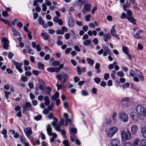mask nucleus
<instances>
[{"label":"nucleus","instance_id":"obj_1","mask_svg":"<svg viewBox=\"0 0 146 146\" xmlns=\"http://www.w3.org/2000/svg\"><path fill=\"white\" fill-rule=\"evenodd\" d=\"M136 113L140 118V120H143L146 117V108L140 105L137 106L135 108Z\"/></svg>","mask_w":146,"mask_h":146},{"label":"nucleus","instance_id":"obj_2","mask_svg":"<svg viewBox=\"0 0 146 146\" xmlns=\"http://www.w3.org/2000/svg\"><path fill=\"white\" fill-rule=\"evenodd\" d=\"M53 119L54 121L51 122L52 125L56 131H60V126L63 125L64 121V119H60L59 121V124H58L56 123L58 121V119L56 117H54Z\"/></svg>","mask_w":146,"mask_h":146},{"label":"nucleus","instance_id":"obj_3","mask_svg":"<svg viewBox=\"0 0 146 146\" xmlns=\"http://www.w3.org/2000/svg\"><path fill=\"white\" fill-rule=\"evenodd\" d=\"M122 140L125 141L129 139L131 137V134L130 131L127 129H124L121 132Z\"/></svg>","mask_w":146,"mask_h":146},{"label":"nucleus","instance_id":"obj_4","mask_svg":"<svg viewBox=\"0 0 146 146\" xmlns=\"http://www.w3.org/2000/svg\"><path fill=\"white\" fill-rule=\"evenodd\" d=\"M118 118L121 121H123L124 123L127 122L128 121V115L126 113L123 111L119 113Z\"/></svg>","mask_w":146,"mask_h":146},{"label":"nucleus","instance_id":"obj_5","mask_svg":"<svg viewBox=\"0 0 146 146\" xmlns=\"http://www.w3.org/2000/svg\"><path fill=\"white\" fill-rule=\"evenodd\" d=\"M127 15H126V19L129 20L130 22L132 23L133 24L135 23V20L133 18L132 16V13L130 10H128L127 12Z\"/></svg>","mask_w":146,"mask_h":146},{"label":"nucleus","instance_id":"obj_6","mask_svg":"<svg viewBox=\"0 0 146 146\" xmlns=\"http://www.w3.org/2000/svg\"><path fill=\"white\" fill-rule=\"evenodd\" d=\"M118 131V128L115 127L113 126L111 127L108 133L109 137H112Z\"/></svg>","mask_w":146,"mask_h":146},{"label":"nucleus","instance_id":"obj_7","mask_svg":"<svg viewBox=\"0 0 146 146\" xmlns=\"http://www.w3.org/2000/svg\"><path fill=\"white\" fill-rule=\"evenodd\" d=\"M13 63L17 69L19 71L20 73H22L23 72V70L22 68V66L23 64L22 63H19L15 62L14 60H12Z\"/></svg>","mask_w":146,"mask_h":146},{"label":"nucleus","instance_id":"obj_8","mask_svg":"<svg viewBox=\"0 0 146 146\" xmlns=\"http://www.w3.org/2000/svg\"><path fill=\"white\" fill-rule=\"evenodd\" d=\"M130 117L134 121H137L139 119H140V118L138 116L136 112L132 111L130 114Z\"/></svg>","mask_w":146,"mask_h":146},{"label":"nucleus","instance_id":"obj_9","mask_svg":"<svg viewBox=\"0 0 146 146\" xmlns=\"http://www.w3.org/2000/svg\"><path fill=\"white\" fill-rule=\"evenodd\" d=\"M92 4L90 3L85 4L84 7V9L82 10V12L83 13H87V12H89L91 10V7Z\"/></svg>","mask_w":146,"mask_h":146},{"label":"nucleus","instance_id":"obj_10","mask_svg":"<svg viewBox=\"0 0 146 146\" xmlns=\"http://www.w3.org/2000/svg\"><path fill=\"white\" fill-rule=\"evenodd\" d=\"M24 131L26 135L29 139H31V135L32 134L31 129L29 127H28L24 129Z\"/></svg>","mask_w":146,"mask_h":146},{"label":"nucleus","instance_id":"obj_11","mask_svg":"<svg viewBox=\"0 0 146 146\" xmlns=\"http://www.w3.org/2000/svg\"><path fill=\"white\" fill-rule=\"evenodd\" d=\"M9 42V41L6 38H3L2 39L1 42L3 44V47L6 50L8 49Z\"/></svg>","mask_w":146,"mask_h":146},{"label":"nucleus","instance_id":"obj_12","mask_svg":"<svg viewBox=\"0 0 146 146\" xmlns=\"http://www.w3.org/2000/svg\"><path fill=\"white\" fill-rule=\"evenodd\" d=\"M31 106V103L29 102H26L23 107V112L24 111H26L29 110V108Z\"/></svg>","mask_w":146,"mask_h":146},{"label":"nucleus","instance_id":"obj_13","mask_svg":"<svg viewBox=\"0 0 146 146\" xmlns=\"http://www.w3.org/2000/svg\"><path fill=\"white\" fill-rule=\"evenodd\" d=\"M119 143V141L117 139H113L111 141V143L112 146H118Z\"/></svg>","mask_w":146,"mask_h":146},{"label":"nucleus","instance_id":"obj_14","mask_svg":"<svg viewBox=\"0 0 146 146\" xmlns=\"http://www.w3.org/2000/svg\"><path fill=\"white\" fill-rule=\"evenodd\" d=\"M138 127L136 125H133L131 127V131L132 134L135 135L137 133Z\"/></svg>","mask_w":146,"mask_h":146},{"label":"nucleus","instance_id":"obj_15","mask_svg":"<svg viewBox=\"0 0 146 146\" xmlns=\"http://www.w3.org/2000/svg\"><path fill=\"white\" fill-rule=\"evenodd\" d=\"M53 21L55 23H58L60 25H62L63 24V21L61 19H59L57 17H55L53 19Z\"/></svg>","mask_w":146,"mask_h":146},{"label":"nucleus","instance_id":"obj_16","mask_svg":"<svg viewBox=\"0 0 146 146\" xmlns=\"http://www.w3.org/2000/svg\"><path fill=\"white\" fill-rule=\"evenodd\" d=\"M111 35L113 37H115L116 38L119 37V35H117L116 33V31L114 28V26H113L111 30Z\"/></svg>","mask_w":146,"mask_h":146},{"label":"nucleus","instance_id":"obj_17","mask_svg":"<svg viewBox=\"0 0 146 146\" xmlns=\"http://www.w3.org/2000/svg\"><path fill=\"white\" fill-rule=\"evenodd\" d=\"M111 37V36L110 33L105 34L103 36V39L104 41L106 42H107L110 40Z\"/></svg>","mask_w":146,"mask_h":146},{"label":"nucleus","instance_id":"obj_18","mask_svg":"<svg viewBox=\"0 0 146 146\" xmlns=\"http://www.w3.org/2000/svg\"><path fill=\"white\" fill-rule=\"evenodd\" d=\"M19 138L20 139L21 142L23 144H24L25 146H29V143L26 142L25 139L22 135L20 136Z\"/></svg>","mask_w":146,"mask_h":146},{"label":"nucleus","instance_id":"obj_19","mask_svg":"<svg viewBox=\"0 0 146 146\" xmlns=\"http://www.w3.org/2000/svg\"><path fill=\"white\" fill-rule=\"evenodd\" d=\"M142 33V31L141 30H140L134 35V37L137 39H141V37L140 34Z\"/></svg>","mask_w":146,"mask_h":146},{"label":"nucleus","instance_id":"obj_20","mask_svg":"<svg viewBox=\"0 0 146 146\" xmlns=\"http://www.w3.org/2000/svg\"><path fill=\"white\" fill-rule=\"evenodd\" d=\"M136 72L139 79L141 81H143L144 80V77L142 74L141 72L139 70H137Z\"/></svg>","mask_w":146,"mask_h":146},{"label":"nucleus","instance_id":"obj_21","mask_svg":"<svg viewBox=\"0 0 146 146\" xmlns=\"http://www.w3.org/2000/svg\"><path fill=\"white\" fill-rule=\"evenodd\" d=\"M141 132L142 136L144 138H146V127L142 128L141 130Z\"/></svg>","mask_w":146,"mask_h":146},{"label":"nucleus","instance_id":"obj_22","mask_svg":"<svg viewBox=\"0 0 146 146\" xmlns=\"http://www.w3.org/2000/svg\"><path fill=\"white\" fill-rule=\"evenodd\" d=\"M44 100L45 101L44 104L46 106H47L50 104L49 97L48 96H44Z\"/></svg>","mask_w":146,"mask_h":146},{"label":"nucleus","instance_id":"obj_23","mask_svg":"<svg viewBox=\"0 0 146 146\" xmlns=\"http://www.w3.org/2000/svg\"><path fill=\"white\" fill-rule=\"evenodd\" d=\"M45 89L46 90V92H45L44 90H43L42 92V93L44 95H45L46 94H49L51 91V88L48 86Z\"/></svg>","mask_w":146,"mask_h":146},{"label":"nucleus","instance_id":"obj_24","mask_svg":"<svg viewBox=\"0 0 146 146\" xmlns=\"http://www.w3.org/2000/svg\"><path fill=\"white\" fill-rule=\"evenodd\" d=\"M46 128V130L48 134L49 135L51 136L52 135L51 134L52 133V129L50 126V125H48L47 126Z\"/></svg>","mask_w":146,"mask_h":146},{"label":"nucleus","instance_id":"obj_25","mask_svg":"<svg viewBox=\"0 0 146 146\" xmlns=\"http://www.w3.org/2000/svg\"><path fill=\"white\" fill-rule=\"evenodd\" d=\"M139 145L140 146H146V139L141 140L139 142Z\"/></svg>","mask_w":146,"mask_h":146},{"label":"nucleus","instance_id":"obj_26","mask_svg":"<svg viewBox=\"0 0 146 146\" xmlns=\"http://www.w3.org/2000/svg\"><path fill=\"white\" fill-rule=\"evenodd\" d=\"M0 20L1 21H2L5 23V24L9 25L10 27L11 26V24L10 22L4 19L3 18H0Z\"/></svg>","mask_w":146,"mask_h":146},{"label":"nucleus","instance_id":"obj_27","mask_svg":"<svg viewBox=\"0 0 146 146\" xmlns=\"http://www.w3.org/2000/svg\"><path fill=\"white\" fill-rule=\"evenodd\" d=\"M87 61L88 63L91 65H92L94 63V61L90 58H88L87 59Z\"/></svg>","mask_w":146,"mask_h":146},{"label":"nucleus","instance_id":"obj_28","mask_svg":"<svg viewBox=\"0 0 146 146\" xmlns=\"http://www.w3.org/2000/svg\"><path fill=\"white\" fill-rule=\"evenodd\" d=\"M92 42L90 39H88L84 41L83 44L85 46H88Z\"/></svg>","mask_w":146,"mask_h":146},{"label":"nucleus","instance_id":"obj_29","mask_svg":"<svg viewBox=\"0 0 146 146\" xmlns=\"http://www.w3.org/2000/svg\"><path fill=\"white\" fill-rule=\"evenodd\" d=\"M129 74L130 76L132 77H134L136 76V74L135 72L132 70L130 71Z\"/></svg>","mask_w":146,"mask_h":146},{"label":"nucleus","instance_id":"obj_30","mask_svg":"<svg viewBox=\"0 0 146 146\" xmlns=\"http://www.w3.org/2000/svg\"><path fill=\"white\" fill-rule=\"evenodd\" d=\"M27 48V50L28 51V53H30L32 54H34V51L29 46H28Z\"/></svg>","mask_w":146,"mask_h":146},{"label":"nucleus","instance_id":"obj_31","mask_svg":"<svg viewBox=\"0 0 146 146\" xmlns=\"http://www.w3.org/2000/svg\"><path fill=\"white\" fill-rule=\"evenodd\" d=\"M42 118V116L41 115H38L34 117V119L36 121L41 120Z\"/></svg>","mask_w":146,"mask_h":146},{"label":"nucleus","instance_id":"obj_32","mask_svg":"<svg viewBox=\"0 0 146 146\" xmlns=\"http://www.w3.org/2000/svg\"><path fill=\"white\" fill-rule=\"evenodd\" d=\"M94 80L95 82L97 84H99L101 80V79L99 77H96L94 78Z\"/></svg>","mask_w":146,"mask_h":146},{"label":"nucleus","instance_id":"obj_33","mask_svg":"<svg viewBox=\"0 0 146 146\" xmlns=\"http://www.w3.org/2000/svg\"><path fill=\"white\" fill-rule=\"evenodd\" d=\"M117 75L119 77H122L124 76V74L122 71H119L117 72Z\"/></svg>","mask_w":146,"mask_h":146},{"label":"nucleus","instance_id":"obj_34","mask_svg":"<svg viewBox=\"0 0 146 146\" xmlns=\"http://www.w3.org/2000/svg\"><path fill=\"white\" fill-rule=\"evenodd\" d=\"M139 138H136L135 139L133 142V145H134L137 146L139 144Z\"/></svg>","mask_w":146,"mask_h":146},{"label":"nucleus","instance_id":"obj_35","mask_svg":"<svg viewBox=\"0 0 146 146\" xmlns=\"http://www.w3.org/2000/svg\"><path fill=\"white\" fill-rule=\"evenodd\" d=\"M70 133H76L77 132V129L74 128H71L70 130Z\"/></svg>","mask_w":146,"mask_h":146},{"label":"nucleus","instance_id":"obj_36","mask_svg":"<svg viewBox=\"0 0 146 146\" xmlns=\"http://www.w3.org/2000/svg\"><path fill=\"white\" fill-rule=\"evenodd\" d=\"M38 66L40 69H44V65L40 62H39L38 64Z\"/></svg>","mask_w":146,"mask_h":146},{"label":"nucleus","instance_id":"obj_37","mask_svg":"<svg viewBox=\"0 0 146 146\" xmlns=\"http://www.w3.org/2000/svg\"><path fill=\"white\" fill-rule=\"evenodd\" d=\"M12 30L15 35L17 36H19L20 35V34L19 33L16 31L15 29H12Z\"/></svg>","mask_w":146,"mask_h":146},{"label":"nucleus","instance_id":"obj_38","mask_svg":"<svg viewBox=\"0 0 146 146\" xmlns=\"http://www.w3.org/2000/svg\"><path fill=\"white\" fill-rule=\"evenodd\" d=\"M117 114L116 113H114L113 116V119L114 122H117L118 121L117 119Z\"/></svg>","mask_w":146,"mask_h":146},{"label":"nucleus","instance_id":"obj_39","mask_svg":"<svg viewBox=\"0 0 146 146\" xmlns=\"http://www.w3.org/2000/svg\"><path fill=\"white\" fill-rule=\"evenodd\" d=\"M40 36L45 40H47L48 39V36L45 34L42 33L40 35Z\"/></svg>","mask_w":146,"mask_h":146},{"label":"nucleus","instance_id":"obj_40","mask_svg":"<svg viewBox=\"0 0 146 146\" xmlns=\"http://www.w3.org/2000/svg\"><path fill=\"white\" fill-rule=\"evenodd\" d=\"M54 107V105L53 103H52L50 105H48V109L50 111L52 110V109Z\"/></svg>","mask_w":146,"mask_h":146},{"label":"nucleus","instance_id":"obj_41","mask_svg":"<svg viewBox=\"0 0 146 146\" xmlns=\"http://www.w3.org/2000/svg\"><path fill=\"white\" fill-rule=\"evenodd\" d=\"M60 64V62L57 61H54L52 63V65L54 66H58Z\"/></svg>","mask_w":146,"mask_h":146},{"label":"nucleus","instance_id":"obj_42","mask_svg":"<svg viewBox=\"0 0 146 146\" xmlns=\"http://www.w3.org/2000/svg\"><path fill=\"white\" fill-rule=\"evenodd\" d=\"M63 144L64 146H69L70 145L68 143V141L67 140H64L63 141Z\"/></svg>","mask_w":146,"mask_h":146},{"label":"nucleus","instance_id":"obj_43","mask_svg":"<svg viewBox=\"0 0 146 146\" xmlns=\"http://www.w3.org/2000/svg\"><path fill=\"white\" fill-rule=\"evenodd\" d=\"M42 10L43 11H45L46 10L47 8L46 5L44 3H43L42 4Z\"/></svg>","mask_w":146,"mask_h":146},{"label":"nucleus","instance_id":"obj_44","mask_svg":"<svg viewBox=\"0 0 146 146\" xmlns=\"http://www.w3.org/2000/svg\"><path fill=\"white\" fill-rule=\"evenodd\" d=\"M122 51L125 54L128 52L127 48L125 46H123L122 48Z\"/></svg>","mask_w":146,"mask_h":146},{"label":"nucleus","instance_id":"obj_45","mask_svg":"<svg viewBox=\"0 0 146 146\" xmlns=\"http://www.w3.org/2000/svg\"><path fill=\"white\" fill-rule=\"evenodd\" d=\"M56 86L57 87V89L58 90H59L62 88V85L61 84H59V82H57L56 84Z\"/></svg>","mask_w":146,"mask_h":146},{"label":"nucleus","instance_id":"obj_46","mask_svg":"<svg viewBox=\"0 0 146 146\" xmlns=\"http://www.w3.org/2000/svg\"><path fill=\"white\" fill-rule=\"evenodd\" d=\"M38 22L41 25H43L44 24V21L42 20L41 17H40L38 19Z\"/></svg>","mask_w":146,"mask_h":146},{"label":"nucleus","instance_id":"obj_47","mask_svg":"<svg viewBox=\"0 0 146 146\" xmlns=\"http://www.w3.org/2000/svg\"><path fill=\"white\" fill-rule=\"evenodd\" d=\"M91 17V15L90 14H88L86 16L85 19L87 21H89L90 20V18Z\"/></svg>","mask_w":146,"mask_h":146},{"label":"nucleus","instance_id":"obj_48","mask_svg":"<svg viewBox=\"0 0 146 146\" xmlns=\"http://www.w3.org/2000/svg\"><path fill=\"white\" fill-rule=\"evenodd\" d=\"M76 70L78 74L80 75L81 74L82 71L80 68L79 66L76 67Z\"/></svg>","mask_w":146,"mask_h":146},{"label":"nucleus","instance_id":"obj_49","mask_svg":"<svg viewBox=\"0 0 146 146\" xmlns=\"http://www.w3.org/2000/svg\"><path fill=\"white\" fill-rule=\"evenodd\" d=\"M47 70L49 72H54V68L49 67L47 68Z\"/></svg>","mask_w":146,"mask_h":146},{"label":"nucleus","instance_id":"obj_50","mask_svg":"<svg viewBox=\"0 0 146 146\" xmlns=\"http://www.w3.org/2000/svg\"><path fill=\"white\" fill-rule=\"evenodd\" d=\"M68 25H69V26L71 27L72 28L73 27L74 25V22L72 21H69Z\"/></svg>","mask_w":146,"mask_h":146},{"label":"nucleus","instance_id":"obj_51","mask_svg":"<svg viewBox=\"0 0 146 146\" xmlns=\"http://www.w3.org/2000/svg\"><path fill=\"white\" fill-rule=\"evenodd\" d=\"M109 75L108 73H106L104 75V78L106 80H107L109 78Z\"/></svg>","mask_w":146,"mask_h":146},{"label":"nucleus","instance_id":"obj_52","mask_svg":"<svg viewBox=\"0 0 146 146\" xmlns=\"http://www.w3.org/2000/svg\"><path fill=\"white\" fill-rule=\"evenodd\" d=\"M92 41L93 43L95 45L97 44L98 42V40L96 38H94L93 40Z\"/></svg>","mask_w":146,"mask_h":146},{"label":"nucleus","instance_id":"obj_53","mask_svg":"<svg viewBox=\"0 0 146 146\" xmlns=\"http://www.w3.org/2000/svg\"><path fill=\"white\" fill-rule=\"evenodd\" d=\"M72 50V48H66L65 50V53L66 54L69 53Z\"/></svg>","mask_w":146,"mask_h":146},{"label":"nucleus","instance_id":"obj_54","mask_svg":"<svg viewBox=\"0 0 146 146\" xmlns=\"http://www.w3.org/2000/svg\"><path fill=\"white\" fill-rule=\"evenodd\" d=\"M81 94L82 95L84 96H87L88 95V92L84 90H82V91Z\"/></svg>","mask_w":146,"mask_h":146},{"label":"nucleus","instance_id":"obj_55","mask_svg":"<svg viewBox=\"0 0 146 146\" xmlns=\"http://www.w3.org/2000/svg\"><path fill=\"white\" fill-rule=\"evenodd\" d=\"M126 15L125 13L124 12H123L121 14V15L120 16V18L121 19H123L124 18H126Z\"/></svg>","mask_w":146,"mask_h":146},{"label":"nucleus","instance_id":"obj_56","mask_svg":"<svg viewBox=\"0 0 146 146\" xmlns=\"http://www.w3.org/2000/svg\"><path fill=\"white\" fill-rule=\"evenodd\" d=\"M36 86L41 90H43L44 89V87L42 84H37L36 85Z\"/></svg>","mask_w":146,"mask_h":146},{"label":"nucleus","instance_id":"obj_57","mask_svg":"<svg viewBox=\"0 0 146 146\" xmlns=\"http://www.w3.org/2000/svg\"><path fill=\"white\" fill-rule=\"evenodd\" d=\"M5 96L6 98L7 99H8L9 94H11L10 92H7V91H5Z\"/></svg>","mask_w":146,"mask_h":146},{"label":"nucleus","instance_id":"obj_58","mask_svg":"<svg viewBox=\"0 0 146 146\" xmlns=\"http://www.w3.org/2000/svg\"><path fill=\"white\" fill-rule=\"evenodd\" d=\"M56 33L58 35H63L64 33V32L61 31V30H59L56 31Z\"/></svg>","mask_w":146,"mask_h":146},{"label":"nucleus","instance_id":"obj_59","mask_svg":"<svg viewBox=\"0 0 146 146\" xmlns=\"http://www.w3.org/2000/svg\"><path fill=\"white\" fill-rule=\"evenodd\" d=\"M106 85V83L105 81H102L101 82L100 84V85L103 87H105Z\"/></svg>","mask_w":146,"mask_h":146},{"label":"nucleus","instance_id":"obj_60","mask_svg":"<svg viewBox=\"0 0 146 146\" xmlns=\"http://www.w3.org/2000/svg\"><path fill=\"white\" fill-rule=\"evenodd\" d=\"M74 48L77 51L79 52L80 51V49L78 46H75L74 47Z\"/></svg>","mask_w":146,"mask_h":146},{"label":"nucleus","instance_id":"obj_61","mask_svg":"<svg viewBox=\"0 0 146 146\" xmlns=\"http://www.w3.org/2000/svg\"><path fill=\"white\" fill-rule=\"evenodd\" d=\"M49 110L46 109H44V110L43 111H42V113L44 114H47L49 113Z\"/></svg>","mask_w":146,"mask_h":146},{"label":"nucleus","instance_id":"obj_62","mask_svg":"<svg viewBox=\"0 0 146 146\" xmlns=\"http://www.w3.org/2000/svg\"><path fill=\"white\" fill-rule=\"evenodd\" d=\"M39 72L36 70H33L32 72L36 76H38V75Z\"/></svg>","mask_w":146,"mask_h":146},{"label":"nucleus","instance_id":"obj_63","mask_svg":"<svg viewBox=\"0 0 146 146\" xmlns=\"http://www.w3.org/2000/svg\"><path fill=\"white\" fill-rule=\"evenodd\" d=\"M2 15L4 17H7L8 16V14L6 11H5L2 12Z\"/></svg>","mask_w":146,"mask_h":146},{"label":"nucleus","instance_id":"obj_64","mask_svg":"<svg viewBox=\"0 0 146 146\" xmlns=\"http://www.w3.org/2000/svg\"><path fill=\"white\" fill-rule=\"evenodd\" d=\"M123 146H132V144L129 142H127L125 143Z\"/></svg>","mask_w":146,"mask_h":146}]
</instances>
